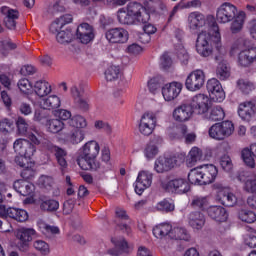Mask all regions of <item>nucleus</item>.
<instances>
[{
  "instance_id": "f257e3e1",
  "label": "nucleus",
  "mask_w": 256,
  "mask_h": 256,
  "mask_svg": "<svg viewBox=\"0 0 256 256\" xmlns=\"http://www.w3.org/2000/svg\"><path fill=\"white\" fill-rule=\"evenodd\" d=\"M187 21L188 27L192 31H199V29H203L205 25H208L209 32H214V41L221 43V33L219 32V25L217 24V20H215V16H205L203 13L195 11L188 15Z\"/></svg>"
},
{
  "instance_id": "f03ea898",
  "label": "nucleus",
  "mask_w": 256,
  "mask_h": 256,
  "mask_svg": "<svg viewBox=\"0 0 256 256\" xmlns=\"http://www.w3.org/2000/svg\"><path fill=\"white\" fill-rule=\"evenodd\" d=\"M219 170L213 164H206L192 169L188 174L191 185H209L217 179Z\"/></svg>"
},
{
  "instance_id": "7ed1b4c3",
  "label": "nucleus",
  "mask_w": 256,
  "mask_h": 256,
  "mask_svg": "<svg viewBox=\"0 0 256 256\" xmlns=\"http://www.w3.org/2000/svg\"><path fill=\"white\" fill-rule=\"evenodd\" d=\"M213 43L217 46L219 45L215 42V32L202 31L198 34L196 40V51L200 57H211L213 55Z\"/></svg>"
},
{
  "instance_id": "20e7f679",
  "label": "nucleus",
  "mask_w": 256,
  "mask_h": 256,
  "mask_svg": "<svg viewBox=\"0 0 256 256\" xmlns=\"http://www.w3.org/2000/svg\"><path fill=\"white\" fill-rule=\"evenodd\" d=\"M185 161L184 153H177L173 156L162 157L160 156L154 164V169L156 173H167V171H171L174 167H179L181 163Z\"/></svg>"
},
{
  "instance_id": "39448f33",
  "label": "nucleus",
  "mask_w": 256,
  "mask_h": 256,
  "mask_svg": "<svg viewBox=\"0 0 256 256\" xmlns=\"http://www.w3.org/2000/svg\"><path fill=\"white\" fill-rule=\"evenodd\" d=\"M235 131V126L231 121H223L221 123H215L209 128V136L216 141H223L227 137H231Z\"/></svg>"
},
{
  "instance_id": "423d86ee",
  "label": "nucleus",
  "mask_w": 256,
  "mask_h": 256,
  "mask_svg": "<svg viewBox=\"0 0 256 256\" xmlns=\"http://www.w3.org/2000/svg\"><path fill=\"white\" fill-rule=\"evenodd\" d=\"M217 51L218 54L215 55L214 61L218 64L216 68V75L218 79L221 81H225V79H229L231 76V71L229 69V66H227V60H225V55H227V51H225V48L221 46V41L217 42Z\"/></svg>"
},
{
  "instance_id": "0eeeda50",
  "label": "nucleus",
  "mask_w": 256,
  "mask_h": 256,
  "mask_svg": "<svg viewBox=\"0 0 256 256\" xmlns=\"http://www.w3.org/2000/svg\"><path fill=\"white\" fill-rule=\"evenodd\" d=\"M126 10L138 25L139 23H149V19H151V15L147 11V8H145V2H143V5L139 2H130L126 6Z\"/></svg>"
},
{
  "instance_id": "6e6552de",
  "label": "nucleus",
  "mask_w": 256,
  "mask_h": 256,
  "mask_svg": "<svg viewBox=\"0 0 256 256\" xmlns=\"http://www.w3.org/2000/svg\"><path fill=\"white\" fill-rule=\"evenodd\" d=\"M161 187L165 189V191H169L170 193H178L179 195H183V193H188L191 190V185L184 178H175L168 182H162Z\"/></svg>"
},
{
  "instance_id": "1a4fd4ad",
  "label": "nucleus",
  "mask_w": 256,
  "mask_h": 256,
  "mask_svg": "<svg viewBox=\"0 0 256 256\" xmlns=\"http://www.w3.org/2000/svg\"><path fill=\"white\" fill-rule=\"evenodd\" d=\"M237 17V7L229 2L223 3L216 12L218 23H231Z\"/></svg>"
},
{
  "instance_id": "9d476101",
  "label": "nucleus",
  "mask_w": 256,
  "mask_h": 256,
  "mask_svg": "<svg viewBox=\"0 0 256 256\" xmlns=\"http://www.w3.org/2000/svg\"><path fill=\"white\" fill-rule=\"evenodd\" d=\"M0 217L2 219L9 217L10 219H14V221H18V223H25L29 219V214L21 208H6L5 205L0 204Z\"/></svg>"
},
{
  "instance_id": "9b49d317",
  "label": "nucleus",
  "mask_w": 256,
  "mask_h": 256,
  "mask_svg": "<svg viewBox=\"0 0 256 256\" xmlns=\"http://www.w3.org/2000/svg\"><path fill=\"white\" fill-rule=\"evenodd\" d=\"M205 85V72L201 69L191 72L185 81L188 91H199Z\"/></svg>"
},
{
  "instance_id": "f8f14e48",
  "label": "nucleus",
  "mask_w": 256,
  "mask_h": 256,
  "mask_svg": "<svg viewBox=\"0 0 256 256\" xmlns=\"http://www.w3.org/2000/svg\"><path fill=\"white\" fill-rule=\"evenodd\" d=\"M155 125H157V117H155V114H153V112H145L139 123V131L141 135L149 137L155 130Z\"/></svg>"
},
{
  "instance_id": "ddd939ff",
  "label": "nucleus",
  "mask_w": 256,
  "mask_h": 256,
  "mask_svg": "<svg viewBox=\"0 0 256 256\" xmlns=\"http://www.w3.org/2000/svg\"><path fill=\"white\" fill-rule=\"evenodd\" d=\"M206 88L212 101H216L217 103L225 101V91L223 90V86H221V82H219L217 78L208 80Z\"/></svg>"
},
{
  "instance_id": "4468645a",
  "label": "nucleus",
  "mask_w": 256,
  "mask_h": 256,
  "mask_svg": "<svg viewBox=\"0 0 256 256\" xmlns=\"http://www.w3.org/2000/svg\"><path fill=\"white\" fill-rule=\"evenodd\" d=\"M153 183V173L142 170L138 173L136 182H135V192L137 195H143L145 189H149Z\"/></svg>"
},
{
  "instance_id": "2eb2a0df",
  "label": "nucleus",
  "mask_w": 256,
  "mask_h": 256,
  "mask_svg": "<svg viewBox=\"0 0 256 256\" xmlns=\"http://www.w3.org/2000/svg\"><path fill=\"white\" fill-rule=\"evenodd\" d=\"M46 149L48 151H50V153H53L62 173H65V169H67V165H68L67 164V150H65L51 142H48L46 144Z\"/></svg>"
},
{
  "instance_id": "dca6fc26",
  "label": "nucleus",
  "mask_w": 256,
  "mask_h": 256,
  "mask_svg": "<svg viewBox=\"0 0 256 256\" xmlns=\"http://www.w3.org/2000/svg\"><path fill=\"white\" fill-rule=\"evenodd\" d=\"M76 37L83 45L91 43L95 39V32L93 26L89 23H82L77 27Z\"/></svg>"
},
{
  "instance_id": "f3484780",
  "label": "nucleus",
  "mask_w": 256,
  "mask_h": 256,
  "mask_svg": "<svg viewBox=\"0 0 256 256\" xmlns=\"http://www.w3.org/2000/svg\"><path fill=\"white\" fill-rule=\"evenodd\" d=\"M105 37L109 43L123 44L129 41V32L124 28H112L106 32Z\"/></svg>"
},
{
  "instance_id": "a211bd4d",
  "label": "nucleus",
  "mask_w": 256,
  "mask_h": 256,
  "mask_svg": "<svg viewBox=\"0 0 256 256\" xmlns=\"http://www.w3.org/2000/svg\"><path fill=\"white\" fill-rule=\"evenodd\" d=\"M215 187L218 189L217 197L224 207H235L237 205V196L233 192L223 188L220 184H216Z\"/></svg>"
},
{
  "instance_id": "6ab92c4d",
  "label": "nucleus",
  "mask_w": 256,
  "mask_h": 256,
  "mask_svg": "<svg viewBox=\"0 0 256 256\" xmlns=\"http://www.w3.org/2000/svg\"><path fill=\"white\" fill-rule=\"evenodd\" d=\"M181 91H183V84L181 82L174 81L166 84L162 88V95L165 101H173L179 97Z\"/></svg>"
},
{
  "instance_id": "aec40b11",
  "label": "nucleus",
  "mask_w": 256,
  "mask_h": 256,
  "mask_svg": "<svg viewBox=\"0 0 256 256\" xmlns=\"http://www.w3.org/2000/svg\"><path fill=\"white\" fill-rule=\"evenodd\" d=\"M144 5L149 15H163L169 11L165 0H145Z\"/></svg>"
},
{
  "instance_id": "412c9836",
  "label": "nucleus",
  "mask_w": 256,
  "mask_h": 256,
  "mask_svg": "<svg viewBox=\"0 0 256 256\" xmlns=\"http://www.w3.org/2000/svg\"><path fill=\"white\" fill-rule=\"evenodd\" d=\"M14 151L18 155L33 157L35 155V145L29 142L27 139H17L14 142Z\"/></svg>"
},
{
  "instance_id": "4be33fe9",
  "label": "nucleus",
  "mask_w": 256,
  "mask_h": 256,
  "mask_svg": "<svg viewBox=\"0 0 256 256\" xmlns=\"http://www.w3.org/2000/svg\"><path fill=\"white\" fill-rule=\"evenodd\" d=\"M16 126L19 135H26V137H28V139H30V141L34 143V145L41 144V138L38 136L37 132H27V129H29V124L27 123V120H25V118L18 117L16 121Z\"/></svg>"
},
{
  "instance_id": "5701e85b",
  "label": "nucleus",
  "mask_w": 256,
  "mask_h": 256,
  "mask_svg": "<svg viewBox=\"0 0 256 256\" xmlns=\"http://www.w3.org/2000/svg\"><path fill=\"white\" fill-rule=\"evenodd\" d=\"M190 107H192V111H196L198 115H204L206 111H209V97L204 94L195 95L192 98Z\"/></svg>"
},
{
  "instance_id": "b1692460",
  "label": "nucleus",
  "mask_w": 256,
  "mask_h": 256,
  "mask_svg": "<svg viewBox=\"0 0 256 256\" xmlns=\"http://www.w3.org/2000/svg\"><path fill=\"white\" fill-rule=\"evenodd\" d=\"M2 15H5L4 17V25L7 27V29L15 30L17 27V19H19V11L13 10L9 7L3 6L0 9Z\"/></svg>"
},
{
  "instance_id": "393cba45",
  "label": "nucleus",
  "mask_w": 256,
  "mask_h": 256,
  "mask_svg": "<svg viewBox=\"0 0 256 256\" xmlns=\"http://www.w3.org/2000/svg\"><path fill=\"white\" fill-rule=\"evenodd\" d=\"M173 119L179 123L189 121L193 115V108L189 104H182L173 110Z\"/></svg>"
},
{
  "instance_id": "a878e982",
  "label": "nucleus",
  "mask_w": 256,
  "mask_h": 256,
  "mask_svg": "<svg viewBox=\"0 0 256 256\" xmlns=\"http://www.w3.org/2000/svg\"><path fill=\"white\" fill-rule=\"evenodd\" d=\"M256 104L253 101H246L239 104L238 115L243 121H251V117L255 116Z\"/></svg>"
},
{
  "instance_id": "bb28decb",
  "label": "nucleus",
  "mask_w": 256,
  "mask_h": 256,
  "mask_svg": "<svg viewBox=\"0 0 256 256\" xmlns=\"http://www.w3.org/2000/svg\"><path fill=\"white\" fill-rule=\"evenodd\" d=\"M76 161L83 171H97L101 167V164L95 158L83 156L82 154H80Z\"/></svg>"
},
{
  "instance_id": "cd10ccee",
  "label": "nucleus",
  "mask_w": 256,
  "mask_h": 256,
  "mask_svg": "<svg viewBox=\"0 0 256 256\" xmlns=\"http://www.w3.org/2000/svg\"><path fill=\"white\" fill-rule=\"evenodd\" d=\"M206 211L208 213V217L214 221H218L219 223L227 221L229 217L227 210H225L223 206H209Z\"/></svg>"
},
{
  "instance_id": "c85d7f7f",
  "label": "nucleus",
  "mask_w": 256,
  "mask_h": 256,
  "mask_svg": "<svg viewBox=\"0 0 256 256\" xmlns=\"http://www.w3.org/2000/svg\"><path fill=\"white\" fill-rule=\"evenodd\" d=\"M70 91L76 107L82 111H89V100L83 98V94L79 91V88H77V86H72Z\"/></svg>"
},
{
  "instance_id": "c756f323",
  "label": "nucleus",
  "mask_w": 256,
  "mask_h": 256,
  "mask_svg": "<svg viewBox=\"0 0 256 256\" xmlns=\"http://www.w3.org/2000/svg\"><path fill=\"white\" fill-rule=\"evenodd\" d=\"M114 249H109L108 254L112 256H119L121 253H128L129 251V245L127 244V241L123 238H112L111 239Z\"/></svg>"
},
{
  "instance_id": "7c9ffc66",
  "label": "nucleus",
  "mask_w": 256,
  "mask_h": 256,
  "mask_svg": "<svg viewBox=\"0 0 256 256\" xmlns=\"http://www.w3.org/2000/svg\"><path fill=\"white\" fill-rule=\"evenodd\" d=\"M188 224L192 229H203L205 226V215L199 211L190 212L188 215Z\"/></svg>"
},
{
  "instance_id": "2f4dec72",
  "label": "nucleus",
  "mask_w": 256,
  "mask_h": 256,
  "mask_svg": "<svg viewBox=\"0 0 256 256\" xmlns=\"http://www.w3.org/2000/svg\"><path fill=\"white\" fill-rule=\"evenodd\" d=\"M99 151H101L99 143H97V141H89L83 146L81 155L90 157L92 159H97Z\"/></svg>"
},
{
  "instance_id": "473e14b6",
  "label": "nucleus",
  "mask_w": 256,
  "mask_h": 256,
  "mask_svg": "<svg viewBox=\"0 0 256 256\" xmlns=\"http://www.w3.org/2000/svg\"><path fill=\"white\" fill-rule=\"evenodd\" d=\"M40 106L48 111L59 109L61 107V98L57 95L48 96L40 101Z\"/></svg>"
},
{
  "instance_id": "72a5a7b5",
  "label": "nucleus",
  "mask_w": 256,
  "mask_h": 256,
  "mask_svg": "<svg viewBox=\"0 0 256 256\" xmlns=\"http://www.w3.org/2000/svg\"><path fill=\"white\" fill-rule=\"evenodd\" d=\"M116 217H117V227L124 233H131V227H129V224L127 222L121 223L119 221H129V216L127 215V212L123 209H116Z\"/></svg>"
},
{
  "instance_id": "f704fd0d",
  "label": "nucleus",
  "mask_w": 256,
  "mask_h": 256,
  "mask_svg": "<svg viewBox=\"0 0 256 256\" xmlns=\"http://www.w3.org/2000/svg\"><path fill=\"white\" fill-rule=\"evenodd\" d=\"M34 235H37L35 229L22 227L18 229L16 237L23 243V245H27V243L33 241Z\"/></svg>"
},
{
  "instance_id": "c9c22d12",
  "label": "nucleus",
  "mask_w": 256,
  "mask_h": 256,
  "mask_svg": "<svg viewBox=\"0 0 256 256\" xmlns=\"http://www.w3.org/2000/svg\"><path fill=\"white\" fill-rule=\"evenodd\" d=\"M171 233H173V226L169 223H161L153 228V235L157 239H163V237H167V235L171 237Z\"/></svg>"
},
{
  "instance_id": "e433bc0d",
  "label": "nucleus",
  "mask_w": 256,
  "mask_h": 256,
  "mask_svg": "<svg viewBox=\"0 0 256 256\" xmlns=\"http://www.w3.org/2000/svg\"><path fill=\"white\" fill-rule=\"evenodd\" d=\"M85 139V130L81 128L73 129L68 135H66V141L71 145H79Z\"/></svg>"
},
{
  "instance_id": "4c0bfd02",
  "label": "nucleus",
  "mask_w": 256,
  "mask_h": 256,
  "mask_svg": "<svg viewBox=\"0 0 256 256\" xmlns=\"http://www.w3.org/2000/svg\"><path fill=\"white\" fill-rule=\"evenodd\" d=\"M13 187L15 191H17V193H19L23 197H27L31 195V193H33V186L25 180H16Z\"/></svg>"
},
{
  "instance_id": "58836bf2",
  "label": "nucleus",
  "mask_w": 256,
  "mask_h": 256,
  "mask_svg": "<svg viewBox=\"0 0 256 256\" xmlns=\"http://www.w3.org/2000/svg\"><path fill=\"white\" fill-rule=\"evenodd\" d=\"M39 205L41 211H57L59 209V202L54 199H49L47 196L39 197Z\"/></svg>"
},
{
  "instance_id": "ea45409f",
  "label": "nucleus",
  "mask_w": 256,
  "mask_h": 256,
  "mask_svg": "<svg viewBox=\"0 0 256 256\" xmlns=\"http://www.w3.org/2000/svg\"><path fill=\"white\" fill-rule=\"evenodd\" d=\"M117 20L120 25H138L131 14L127 11V8H120L117 11Z\"/></svg>"
},
{
  "instance_id": "a19ab883",
  "label": "nucleus",
  "mask_w": 256,
  "mask_h": 256,
  "mask_svg": "<svg viewBox=\"0 0 256 256\" xmlns=\"http://www.w3.org/2000/svg\"><path fill=\"white\" fill-rule=\"evenodd\" d=\"M34 91L38 97H46L51 93V84L45 80H39L34 84Z\"/></svg>"
},
{
  "instance_id": "79ce46f5",
  "label": "nucleus",
  "mask_w": 256,
  "mask_h": 256,
  "mask_svg": "<svg viewBox=\"0 0 256 256\" xmlns=\"http://www.w3.org/2000/svg\"><path fill=\"white\" fill-rule=\"evenodd\" d=\"M38 228L46 237H51V235H59V227L51 226L43 220L37 222Z\"/></svg>"
},
{
  "instance_id": "37998d69",
  "label": "nucleus",
  "mask_w": 256,
  "mask_h": 256,
  "mask_svg": "<svg viewBox=\"0 0 256 256\" xmlns=\"http://www.w3.org/2000/svg\"><path fill=\"white\" fill-rule=\"evenodd\" d=\"M171 239L180 241H191V234L183 227H175L171 232Z\"/></svg>"
},
{
  "instance_id": "c03bdc74",
  "label": "nucleus",
  "mask_w": 256,
  "mask_h": 256,
  "mask_svg": "<svg viewBox=\"0 0 256 256\" xmlns=\"http://www.w3.org/2000/svg\"><path fill=\"white\" fill-rule=\"evenodd\" d=\"M201 159H203V151L197 147H193L188 154L186 163L188 167H193V165H195L197 161H201Z\"/></svg>"
},
{
  "instance_id": "a18cd8bd",
  "label": "nucleus",
  "mask_w": 256,
  "mask_h": 256,
  "mask_svg": "<svg viewBox=\"0 0 256 256\" xmlns=\"http://www.w3.org/2000/svg\"><path fill=\"white\" fill-rule=\"evenodd\" d=\"M46 126L49 133H60L65 129V123L61 119H50L47 121Z\"/></svg>"
},
{
  "instance_id": "49530a36",
  "label": "nucleus",
  "mask_w": 256,
  "mask_h": 256,
  "mask_svg": "<svg viewBox=\"0 0 256 256\" xmlns=\"http://www.w3.org/2000/svg\"><path fill=\"white\" fill-rule=\"evenodd\" d=\"M191 207H193V209H201V211H207V209H209V200H207V197L194 196L192 198Z\"/></svg>"
},
{
  "instance_id": "de8ad7c7",
  "label": "nucleus",
  "mask_w": 256,
  "mask_h": 256,
  "mask_svg": "<svg viewBox=\"0 0 256 256\" xmlns=\"http://www.w3.org/2000/svg\"><path fill=\"white\" fill-rule=\"evenodd\" d=\"M238 181L244 183V190H246L247 193H256V178L246 180L245 174H239Z\"/></svg>"
},
{
  "instance_id": "09e8293b",
  "label": "nucleus",
  "mask_w": 256,
  "mask_h": 256,
  "mask_svg": "<svg viewBox=\"0 0 256 256\" xmlns=\"http://www.w3.org/2000/svg\"><path fill=\"white\" fill-rule=\"evenodd\" d=\"M243 23H245V12H239L231 24L232 33H239L243 29Z\"/></svg>"
},
{
  "instance_id": "8fccbe9b",
  "label": "nucleus",
  "mask_w": 256,
  "mask_h": 256,
  "mask_svg": "<svg viewBox=\"0 0 256 256\" xmlns=\"http://www.w3.org/2000/svg\"><path fill=\"white\" fill-rule=\"evenodd\" d=\"M208 119L209 121H222V119H225V110H223L221 106H213Z\"/></svg>"
},
{
  "instance_id": "3c124183",
  "label": "nucleus",
  "mask_w": 256,
  "mask_h": 256,
  "mask_svg": "<svg viewBox=\"0 0 256 256\" xmlns=\"http://www.w3.org/2000/svg\"><path fill=\"white\" fill-rule=\"evenodd\" d=\"M144 34L140 35V41L142 43H149L151 37L149 35H154L157 33V28L153 24H145L143 27Z\"/></svg>"
},
{
  "instance_id": "603ef678",
  "label": "nucleus",
  "mask_w": 256,
  "mask_h": 256,
  "mask_svg": "<svg viewBox=\"0 0 256 256\" xmlns=\"http://www.w3.org/2000/svg\"><path fill=\"white\" fill-rule=\"evenodd\" d=\"M238 218L240 221L244 223H255L256 222V214L255 212L247 209H242L238 212Z\"/></svg>"
},
{
  "instance_id": "864d4df0",
  "label": "nucleus",
  "mask_w": 256,
  "mask_h": 256,
  "mask_svg": "<svg viewBox=\"0 0 256 256\" xmlns=\"http://www.w3.org/2000/svg\"><path fill=\"white\" fill-rule=\"evenodd\" d=\"M241 157L247 165V167H250V169L255 168V156H253L252 152L249 150V148H244L241 152Z\"/></svg>"
},
{
  "instance_id": "5fc2aeb1",
  "label": "nucleus",
  "mask_w": 256,
  "mask_h": 256,
  "mask_svg": "<svg viewBox=\"0 0 256 256\" xmlns=\"http://www.w3.org/2000/svg\"><path fill=\"white\" fill-rule=\"evenodd\" d=\"M187 131V125L180 124L173 129V131L169 134V137L170 139H183Z\"/></svg>"
},
{
  "instance_id": "6e6d98bb",
  "label": "nucleus",
  "mask_w": 256,
  "mask_h": 256,
  "mask_svg": "<svg viewBox=\"0 0 256 256\" xmlns=\"http://www.w3.org/2000/svg\"><path fill=\"white\" fill-rule=\"evenodd\" d=\"M238 89L241 90L244 95H249L251 91L255 89V85L248 80L240 79L237 81Z\"/></svg>"
},
{
  "instance_id": "4d7b16f0",
  "label": "nucleus",
  "mask_w": 256,
  "mask_h": 256,
  "mask_svg": "<svg viewBox=\"0 0 256 256\" xmlns=\"http://www.w3.org/2000/svg\"><path fill=\"white\" fill-rule=\"evenodd\" d=\"M121 75L119 66H110L105 72L106 81H116Z\"/></svg>"
},
{
  "instance_id": "13d9d810",
  "label": "nucleus",
  "mask_w": 256,
  "mask_h": 256,
  "mask_svg": "<svg viewBox=\"0 0 256 256\" xmlns=\"http://www.w3.org/2000/svg\"><path fill=\"white\" fill-rule=\"evenodd\" d=\"M15 129V122L13 120L4 118L0 120V133L7 135V133H11Z\"/></svg>"
},
{
  "instance_id": "bf43d9fd",
  "label": "nucleus",
  "mask_w": 256,
  "mask_h": 256,
  "mask_svg": "<svg viewBox=\"0 0 256 256\" xmlns=\"http://www.w3.org/2000/svg\"><path fill=\"white\" fill-rule=\"evenodd\" d=\"M70 127H75L76 129H83L87 127V120L81 115H75L69 120Z\"/></svg>"
},
{
  "instance_id": "052dcab7",
  "label": "nucleus",
  "mask_w": 256,
  "mask_h": 256,
  "mask_svg": "<svg viewBox=\"0 0 256 256\" xmlns=\"http://www.w3.org/2000/svg\"><path fill=\"white\" fill-rule=\"evenodd\" d=\"M156 208L158 211L171 213V211H175V204L173 203V200L164 199L157 204Z\"/></svg>"
},
{
  "instance_id": "680f3d73",
  "label": "nucleus",
  "mask_w": 256,
  "mask_h": 256,
  "mask_svg": "<svg viewBox=\"0 0 256 256\" xmlns=\"http://www.w3.org/2000/svg\"><path fill=\"white\" fill-rule=\"evenodd\" d=\"M73 40V33L71 30H66V31H60L56 35V41L58 43H61L62 45H65V43H71Z\"/></svg>"
},
{
  "instance_id": "e2e57ef3",
  "label": "nucleus",
  "mask_w": 256,
  "mask_h": 256,
  "mask_svg": "<svg viewBox=\"0 0 256 256\" xmlns=\"http://www.w3.org/2000/svg\"><path fill=\"white\" fill-rule=\"evenodd\" d=\"M33 247H34V249H36V251H39V253H41V255H49V253L51 252V250L49 248V244H47V242H45L43 240L34 241Z\"/></svg>"
},
{
  "instance_id": "0e129e2a",
  "label": "nucleus",
  "mask_w": 256,
  "mask_h": 256,
  "mask_svg": "<svg viewBox=\"0 0 256 256\" xmlns=\"http://www.w3.org/2000/svg\"><path fill=\"white\" fill-rule=\"evenodd\" d=\"M219 163L223 171L229 173V171L233 170V161L231 160V157H229V155H223L222 157H220Z\"/></svg>"
},
{
  "instance_id": "69168bd1",
  "label": "nucleus",
  "mask_w": 256,
  "mask_h": 256,
  "mask_svg": "<svg viewBox=\"0 0 256 256\" xmlns=\"http://www.w3.org/2000/svg\"><path fill=\"white\" fill-rule=\"evenodd\" d=\"M157 153H159V148L153 142L147 144L144 150V155L146 159H153L157 155Z\"/></svg>"
},
{
  "instance_id": "338daca9",
  "label": "nucleus",
  "mask_w": 256,
  "mask_h": 256,
  "mask_svg": "<svg viewBox=\"0 0 256 256\" xmlns=\"http://www.w3.org/2000/svg\"><path fill=\"white\" fill-rule=\"evenodd\" d=\"M17 85L19 90L25 94L31 93V89H33V85H31V82L27 78L20 79Z\"/></svg>"
},
{
  "instance_id": "774afa93",
  "label": "nucleus",
  "mask_w": 256,
  "mask_h": 256,
  "mask_svg": "<svg viewBox=\"0 0 256 256\" xmlns=\"http://www.w3.org/2000/svg\"><path fill=\"white\" fill-rule=\"evenodd\" d=\"M35 167V164H27V167H24L21 172L22 179L29 180L33 179L35 177V170L33 169Z\"/></svg>"
}]
</instances>
